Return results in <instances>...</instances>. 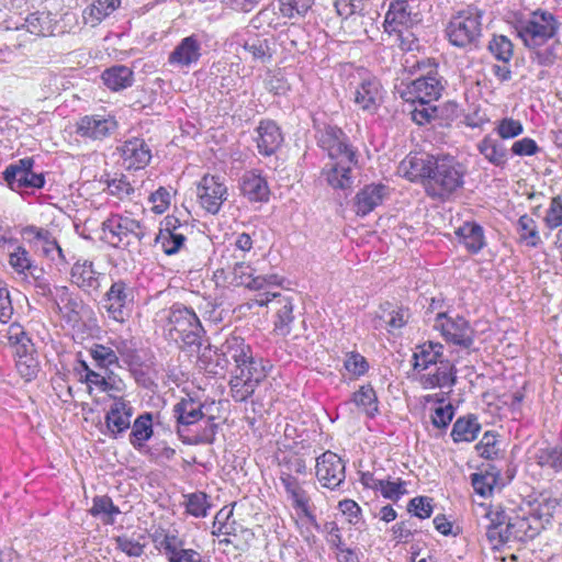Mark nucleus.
Wrapping results in <instances>:
<instances>
[{"label": "nucleus", "instance_id": "obj_1", "mask_svg": "<svg viewBox=\"0 0 562 562\" xmlns=\"http://www.w3.org/2000/svg\"><path fill=\"white\" fill-rule=\"evenodd\" d=\"M224 367L235 363V370L229 381L232 396L236 402H244L250 397L258 384L267 376L271 368L268 361L255 358L249 345L244 338L232 336L221 347Z\"/></svg>", "mask_w": 562, "mask_h": 562}, {"label": "nucleus", "instance_id": "obj_2", "mask_svg": "<svg viewBox=\"0 0 562 562\" xmlns=\"http://www.w3.org/2000/svg\"><path fill=\"white\" fill-rule=\"evenodd\" d=\"M317 143L327 151L330 161L323 168V176L333 189H351L352 167L358 165L357 151L347 135L336 126H325L318 131Z\"/></svg>", "mask_w": 562, "mask_h": 562}, {"label": "nucleus", "instance_id": "obj_3", "mask_svg": "<svg viewBox=\"0 0 562 562\" xmlns=\"http://www.w3.org/2000/svg\"><path fill=\"white\" fill-rule=\"evenodd\" d=\"M483 12L474 7L457 11L450 19L446 33L449 42L457 47H477L482 34Z\"/></svg>", "mask_w": 562, "mask_h": 562}, {"label": "nucleus", "instance_id": "obj_4", "mask_svg": "<svg viewBox=\"0 0 562 562\" xmlns=\"http://www.w3.org/2000/svg\"><path fill=\"white\" fill-rule=\"evenodd\" d=\"M432 175L427 186L434 196L447 198L463 186L467 168L450 155L437 156L432 161Z\"/></svg>", "mask_w": 562, "mask_h": 562}, {"label": "nucleus", "instance_id": "obj_5", "mask_svg": "<svg viewBox=\"0 0 562 562\" xmlns=\"http://www.w3.org/2000/svg\"><path fill=\"white\" fill-rule=\"evenodd\" d=\"M559 23L553 14L535 11L515 23V31L528 48H539L554 38Z\"/></svg>", "mask_w": 562, "mask_h": 562}, {"label": "nucleus", "instance_id": "obj_6", "mask_svg": "<svg viewBox=\"0 0 562 562\" xmlns=\"http://www.w3.org/2000/svg\"><path fill=\"white\" fill-rule=\"evenodd\" d=\"M104 239L113 247L137 249L146 235L140 222L119 214L111 215L102 223Z\"/></svg>", "mask_w": 562, "mask_h": 562}, {"label": "nucleus", "instance_id": "obj_7", "mask_svg": "<svg viewBox=\"0 0 562 562\" xmlns=\"http://www.w3.org/2000/svg\"><path fill=\"white\" fill-rule=\"evenodd\" d=\"M169 334L176 340H180L188 347L201 346L204 329L193 310L180 304H175L169 311Z\"/></svg>", "mask_w": 562, "mask_h": 562}, {"label": "nucleus", "instance_id": "obj_8", "mask_svg": "<svg viewBox=\"0 0 562 562\" xmlns=\"http://www.w3.org/2000/svg\"><path fill=\"white\" fill-rule=\"evenodd\" d=\"M434 328L440 330L448 342L464 349H470L474 342V330L461 316L450 317L445 312H439L435 318Z\"/></svg>", "mask_w": 562, "mask_h": 562}, {"label": "nucleus", "instance_id": "obj_9", "mask_svg": "<svg viewBox=\"0 0 562 562\" xmlns=\"http://www.w3.org/2000/svg\"><path fill=\"white\" fill-rule=\"evenodd\" d=\"M442 90L441 78L430 72L407 83L400 90V94L406 102L416 104L438 100Z\"/></svg>", "mask_w": 562, "mask_h": 562}, {"label": "nucleus", "instance_id": "obj_10", "mask_svg": "<svg viewBox=\"0 0 562 562\" xmlns=\"http://www.w3.org/2000/svg\"><path fill=\"white\" fill-rule=\"evenodd\" d=\"M132 300L133 290L125 281L113 282L104 296V308L109 317L120 324L125 323L131 316Z\"/></svg>", "mask_w": 562, "mask_h": 562}, {"label": "nucleus", "instance_id": "obj_11", "mask_svg": "<svg viewBox=\"0 0 562 562\" xmlns=\"http://www.w3.org/2000/svg\"><path fill=\"white\" fill-rule=\"evenodd\" d=\"M315 470L316 477L324 487L335 490L345 482V463L333 451H325L316 458Z\"/></svg>", "mask_w": 562, "mask_h": 562}, {"label": "nucleus", "instance_id": "obj_12", "mask_svg": "<svg viewBox=\"0 0 562 562\" xmlns=\"http://www.w3.org/2000/svg\"><path fill=\"white\" fill-rule=\"evenodd\" d=\"M200 204L211 214H217L227 200V188L217 176H204L198 184Z\"/></svg>", "mask_w": 562, "mask_h": 562}, {"label": "nucleus", "instance_id": "obj_13", "mask_svg": "<svg viewBox=\"0 0 562 562\" xmlns=\"http://www.w3.org/2000/svg\"><path fill=\"white\" fill-rule=\"evenodd\" d=\"M156 548L161 551L168 562H202L201 554L193 549L184 548V540L173 533H156Z\"/></svg>", "mask_w": 562, "mask_h": 562}, {"label": "nucleus", "instance_id": "obj_14", "mask_svg": "<svg viewBox=\"0 0 562 562\" xmlns=\"http://www.w3.org/2000/svg\"><path fill=\"white\" fill-rule=\"evenodd\" d=\"M484 518L487 520L485 536L494 549L512 542V539H498L501 535L506 536L504 532H508L506 530L507 522H510V515L502 506L488 508L484 514Z\"/></svg>", "mask_w": 562, "mask_h": 562}, {"label": "nucleus", "instance_id": "obj_15", "mask_svg": "<svg viewBox=\"0 0 562 562\" xmlns=\"http://www.w3.org/2000/svg\"><path fill=\"white\" fill-rule=\"evenodd\" d=\"M114 402L105 415L106 427L113 438L124 432L131 427L133 407L121 396H114Z\"/></svg>", "mask_w": 562, "mask_h": 562}, {"label": "nucleus", "instance_id": "obj_16", "mask_svg": "<svg viewBox=\"0 0 562 562\" xmlns=\"http://www.w3.org/2000/svg\"><path fill=\"white\" fill-rule=\"evenodd\" d=\"M117 127L116 121L111 116L86 115L77 123V134L91 139H103L110 136Z\"/></svg>", "mask_w": 562, "mask_h": 562}, {"label": "nucleus", "instance_id": "obj_17", "mask_svg": "<svg viewBox=\"0 0 562 562\" xmlns=\"http://www.w3.org/2000/svg\"><path fill=\"white\" fill-rule=\"evenodd\" d=\"M165 226L156 236V243L161 246L164 252L168 256L177 254L184 244L186 236L180 229L182 225L177 217L167 216Z\"/></svg>", "mask_w": 562, "mask_h": 562}, {"label": "nucleus", "instance_id": "obj_18", "mask_svg": "<svg viewBox=\"0 0 562 562\" xmlns=\"http://www.w3.org/2000/svg\"><path fill=\"white\" fill-rule=\"evenodd\" d=\"M508 532H505V539L512 541H528L536 538L540 532V519L538 517L510 516V522H507ZM504 539V535L498 536Z\"/></svg>", "mask_w": 562, "mask_h": 562}, {"label": "nucleus", "instance_id": "obj_19", "mask_svg": "<svg viewBox=\"0 0 562 562\" xmlns=\"http://www.w3.org/2000/svg\"><path fill=\"white\" fill-rule=\"evenodd\" d=\"M389 195V188L382 183H373L362 188L355 196L357 215L366 216Z\"/></svg>", "mask_w": 562, "mask_h": 562}, {"label": "nucleus", "instance_id": "obj_20", "mask_svg": "<svg viewBox=\"0 0 562 562\" xmlns=\"http://www.w3.org/2000/svg\"><path fill=\"white\" fill-rule=\"evenodd\" d=\"M52 302L56 311L67 317L68 321H77L79 318L82 301L70 292L68 286H55Z\"/></svg>", "mask_w": 562, "mask_h": 562}, {"label": "nucleus", "instance_id": "obj_21", "mask_svg": "<svg viewBox=\"0 0 562 562\" xmlns=\"http://www.w3.org/2000/svg\"><path fill=\"white\" fill-rule=\"evenodd\" d=\"M201 57V45L195 36L184 37L169 55V63L181 67L195 64Z\"/></svg>", "mask_w": 562, "mask_h": 562}, {"label": "nucleus", "instance_id": "obj_22", "mask_svg": "<svg viewBox=\"0 0 562 562\" xmlns=\"http://www.w3.org/2000/svg\"><path fill=\"white\" fill-rule=\"evenodd\" d=\"M121 150L127 168H144L151 158L150 150L144 139L133 138L126 140Z\"/></svg>", "mask_w": 562, "mask_h": 562}, {"label": "nucleus", "instance_id": "obj_23", "mask_svg": "<svg viewBox=\"0 0 562 562\" xmlns=\"http://www.w3.org/2000/svg\"><path fill=\"white\" fill-rule=\"evenodd\" d=\"M257 132L258 150L265 156L274 154L283 142L280 128L272 121H262L258 126Z\"/></svg>", "mask_w": 562, "mask_h": 562}, {"label": "nucleus", "instance_id": "obj_24", "mask_svg": "<svg viewBox=\"0 0 562 562\" xmlns=\"http://www.w3.org/2000/svg\"><path fill=\"white\" fill-rule=\"evenodd\" d=\"M70 274L72 283L87 293L97 291L100 286V273L93 269V263L89 260H78L72 266Z\"/></svg>", "mask_w": 562, "mask_h": 562}, {"label": "nucleus", "instance_id": "obj_25", "mask_svg": "<svg viewBox=\"0 0 562 562\" xmlns=\"http://www.w3.org/2000/svg\"><path fill=\"white\" fill-rule=\"evenodd\" d=\"M479 153L493 166L504 168L508 161V150L501 139L485 135L476 145Z\"/></svg>", "mask_w": 562, "mask_h": 562}, {"label": "nucleus", "instance_id": "obj_26", "mask_svg": "<svg viewBox=\"0 0 562 562\" xmlns=\"http://www.w3.org/2000/svg\"><path fill=\"white\" fill-rule=\"evenodd\" d=\"M456 235L459 241L471 254H477L486 245L484 229L475 222H464L456 229Z\"/></svg>", "mask_w": 562, "mask_h": 562}, {"label": "nucleus", "instance_id": "obj_27", "mask_svg": "<svg viewBox=\"0 0 562 562\" xmlns=\"http://www.w3.org/2000/svg\"><path fill=\"white\" fill-rule=\"evenodd\" d=\"M240 190L251 202H265L269 198V188L265 178L254 171H247L241 177Z\"/></svg>", "mask_w": 562, "mask_h": 562}, {"label": "nucleus", "instance_id": "obj_28", "mask_svg": "<svg viewBox=\"0 0 562 562\" xmlns=\"http://www.w3.org/2000/svg\"><path fill=\"white\" fill-rule=\"evenodd\" d=\"M457 369L450 361H440L435 373L423 374L420 382L425 389L452 387L457 383Z\"/></svg>", "mask_w": 562, "mask_h": 562}, {"label": "nucleus", "instance_id": "obj_29", "mask_svg": "<svg viewBox=\"0 0 562 562\" xmlns=\"http://www.w3.org/2000/svg\"><path fill=\"white\" fill-rule=\"evenodd\" d=\"M380 100V83L376 80H363L356 89L355 102L364 111H376Z\"/></svg>", "mask_w": 562, "mask_h": 562}, {"label": "nucleus", "instance_id": "obj_30", "mask_svg": "<svg viewBox=\"0 0 562 562\" xmlns=\"http://www.w3.org/2000/svg\"><path fill=\"white\" fill-rule=\"evenodd\" d=\"M435 160V156H411L402 161L401 167L412 180L419 178L426 180L429 184L434 169L432 161Z\"/></svg>", "mask_w": 562, "mask_h": 562}, {"label": "nucleus", "instance_id": "obj_31", "mask_svg": "<svg viewBox=\"0 0 562 562\" xmlns=\"http://www.w3.org/2000/svg\"><path fill=\"white\" fill-rule=\"evenodd\" d=\"M33 166L34 159L31 157L19 159L4 169L2 172L3 180L11 190L20 191L26 181L29 168H33Z\"/></svg>", "mask_w": 562, "mask_h": 562}, {"label": "nucleus", "instance_id": "obj_32", "mask_svg": "<svg viewBox=\"0 0 562 562\" xmlns=\"http://www.w3.org/2000/svg\"><path fill=\"white\" fill-rule=\"evenodd\" d=\"M481 431V424L474 415L459 417L453 424L451 437L454 442H472Z\"/></svg>", "mask_w": 562, "mask_h": 562}, {"label": "nucleus", "instance_id": "obj_33", "mask_svg": "<svg viewBox=\"0 0 562 562\" xmlns=\"http://www.w3.org/2000/svg\"><path fill=\"white\" fill-rule=\"evenodd\" d=\"M103 83L113 91L126 89L132 86L134 77L131 68L117 65L102 72Z\"/></svg>", "mask_w": 562, "mask_h": 562}, {"label": "nucleus", "instance_id": "obj_34", "mask_svg": "<svg viewBox=\"0 0 562 562\" xmlns=\"http://www.w3.org/2000/svg\"><path fill=\"white\" fill-rule=\"evenodd\" d=\"M121 0H93L83 11L86 24L95 26L119 8Z\"/></svg>", "mask_w": 562, "mask_h": 562}, {"label": "nucleus", "instance_id": "obj_35", "mask_svg": "<svg viewBox=\"0 0 562 562\" xmlns=\"http://www.w3.org/2000/svg\"><path fill=\"white\" fill-rule=\"evenodd\" d=\"M177 422L181 425H192L203 417L202 404L192 397L182 398L173 407Z\"/></svg>", "mask_w": 562, "mask_h": 562}, {"label": "nucleus", "instance_id": "obj_36", "mask_svg": "<svg viewBox=\"0 0 562 562\" xmlns=\"http://www.w3.org/2000/svg\"><path fill=\"white\" fill-rule=\"evenodd\" d=\"M153 434V416L150 413H144L139 415L132 425L130 443L135 449H140L145 442L151 438Z\"/></svg>", "mask_w": 562, "mask_h": 562}, {"label": "nucleus", "instance_id": "obj_37", "mask_svg": "<svg viewBox=\"0 0 562 562\" xmlns=\"http://www.w3.org/2000/svg\"><path fill=\"white\" fill-rule=\"evenodd\" d=\"M413 23L409 5L406 0H397L391 3L385 15V30L393 27H408Z\"/></svg>", "mask_w": 562, "mask_h": 562}, {"label": "nucleus", "instance_id": "obj_38", "mask_svg": "<svg viewBox=\"0 0 562 562\" xmlns=\"http://www.w3.org/2000/svg\"><path fill=\"white\" fill-rule=\"evenodd\" d=\"M499 479V471L491 465L484 472L471 474V484L476 494L482 497H488L493 494V490Z\"/></svg>", "mask_w": 562, "mask_h": 562}, {"label": "nucleus", "instance_id": "obj_39", "mask_svg": "<svg viewBox=\"0 0 562 562\" xmlns=\"http://www.w3.org/2000/svg\"><path fill=\"white\" fill-rule=\"evenodd\" d=\"M537 464L541 468L562 472V446H546L539 448L535 454Z\"/></svg>", "mask_w": 562, "mask_h": 562}, {"label": "nucleus", "instance_id": "obj_40", "mask_svg": "<svg viewBox=\"0 0 562 562\" xmlns=\"http://www.w3.org/2000/svg\"><path fill=\"white\" fill-rule=\"evenodd\" d=\"M273 297H279L277 303L279 304V308L277 311L278 321L276 322V330L279 331L280 335L290 334L289 325L292 323L293 316V303L289 296H280L277 293H272Z\"/></svg>", "mask_w": 562, "mask_h": 562}, {"label": "nucleus", "instance_id": "obj_41", "mask_svg": "<svg viewBox=\"0 0 562 562\" xmlns=\"http://www.w3.org/2000/svg\"><path fill=\"white\" fill-rule=\"evenodd\" d=\"M120 513L119 507L113 504L109 496H95L93 498V505L90 508V514L94 517L102 516V521L104 524H113L114 517Z\"/></svg>", "mask_w": 562, "mask_h": 562}, {"label": "nucleus", "instance_id": "obj_42", "mask_svg": "<svg viewBox=\"0 0 562 562\" xmlns=\"http://www.w3.org/2000/svg\"><path fill=\"white\" fill-rule=\"evenodd\" d=\"M243 47L254 59L260 60L261 63H266L272 57L271 41L268 38L254 36L245 41Z\"/></svg>", "mask_w": 562, "mask_h": 562}, {"label": "nucleus", "instance_id": "obj_43", "mask_svg": "<svg viewBox=\"0 0 562 562\" xmlns=\"http://www.w3.org/2000/svg\"><path fill=\"white\" fill-rule=\"evenodd\" d=\"M535 52L532 59L540 66H552L562 54V46L557 40H551L547 46L531 48Z\"/></svg>", "mask_w": 562, "mask_h": 562}, {"label": "nucleus", "instance_id": "obj_44", "mask_svg": "<svg viewBox=\"0 0 562 562\" xmlns=\"http://www.w3.org/2000/svg\"><path fill=\"white\" fill-rule=\"evenodd\" d=\"M89 355L94 360L97 367L108 369L112 364H116L119 357L116 352L104 345L93 344L89 348Z\"/></svg>", "mask_w": 562, "mask_h": 562}, {"label": "nucleus", "instance_id": "obj_45", "mask_svg": "<svg viewBox=\"0 0 562 562\" xmlns=\"http://www.w3.org/2000/svg\"><path fill=\"white\" fill-rule=\"evenodd\" d=\"M517 224L518 228L521 231L520 238L526 240L528 246L538 247L541 244L538 227L532 217L527 214L521 215Z\"/></svg>", "mask_w": 562, "mask_h": 562}, {"label": "nucleus", "instance_id": "obj_46", "mask_svg": "<svg viewBox=\"0 0 562 562\" xmlns=\"http://www.w3.org/2000/svg\"><path fill=\"white\" fill-rule=\"evenodd\" d=\"M543 224L550 232L562 226V193L551 198Z\"/></svg>", "mask_w": 562, "mask_h": 562}, {"label": "nucleus", "instance_id": "obj_47", "mask_svg": "<svg viewBox=\"0 0 562 562\" xmlns=\"http://www.w3.org/2000/svg\"><path fill=\"white\" fill-rule=\"evenodd\" d=\"M352 402H355L357 406L363 407L368 414L378 412L375 391L370 384L362 385L357 392H355L352 395Z\"/></svg>", "mask_w": 562, "mask_h": 562}, {"label": "nucleus", "instance_id": "obj_48", "mask_svg": "<svg viewBox=\"0 0 562 562\" xmlns=\"http://www.w3.org/2000/svg\"><path fill=\"white\" fill-rule=\"evenodd\" d=\"M187 497L186 508L187 513L194 517H206L211 504L207 501V495L203 492L192 493Z\"/></svg>", "mask_w": 562, "mask_h": 562}, {"label": "nucleus", "instance_id": "obj_49", "mask_svg": "<svg viewBox=\"0 0 562 562\" xmlns=\"http://www.w3.org/2000/svg\"><path fill=\"white\" fill-rule=\"evenodd\" d=\"M495 124L494 131L501 139H512L524 133L521 122L513 117H504Z\"/></svg>", "mask_w": 562, "mask_h": 562}, {"label": "nucleus", "instance_id": "obj_50", "mask_svg": "<svg viewBox=\"0 0 562 562\" xmlns=\"http://www.w3.org/2000/svg\"><path fill=\"white\" fill-rule=\"evenodd\" d=\"M490 52L504 63L509 61L513 56V44L504 35L494 36L488 44Z\"/></svg>", "mask_w": 562, "mask_h": 562}, {"label": "nucleus", "instance_id": "obj_51", "mask_svg": "<svg viewBox=\"0 0 562 562\" xmlns=\"http://www.w3.org/2000/svg\"><path fill=\"white\" fill-rule=\"evenodd\" d=\"M344 368L352 378H359L367 373L369 363L360 353L348 352L344 361Z\"/></svg>", "mask_w": 562, "mask_h": 562}, {"label": "nucleus", "instance_id": "obj_52", "mask_svg": "<svg viewBox=\"0 0 562 562\" xmlns=\"http://www.w3.org/2000/svg\"><path fill=\"white\" fill-rule=\"evenodd\" d=\"M368 7V0H336L335 8L337 13L348 19L356 14H363Z\"/></svg>", "mask_w": 562, "mask_h": 562}, {"label": "nucleus", "instance_id": "obj_53", "mask_svg": "<svg viewBox=\"0 0 562 562\" xmlns=\"http://www.w3.org/2000/svg\"><path fill=\"white\" fill-rule=\"evenodd\" d=\"M314 0H280V12L285 18H293L295 14L303 15L312 7Z\"/></svg>", "mask_w": 562, "mask_h": 562}, {"label": "nucleus", "instance_id": "obj_54", "mask_svg": "<svg viewBox=\"0 0 562 562\" xmlns=\"http://www.w3.org/2000/svg\"><path fill=\"white\" fill-rule=\"evenodd\" d=\"M498 441L496 435L492 431H486L480 442L475 446L477 453L485 459H494L498 456Z\"/></svg>", "mask_w": 562, "mask_h": 562}, {"label": "nucleus", "instance_id": "obj_55", "mask_svg": "<svg viewBox=\"0 0 562 562\" xmlns=\"http://www.w3.org/2000/svg\"><path fill=\"white\" fill-rule=\"evenodd\" d=\"M26 30L37 36H46L49 33L48 16L44 13H32L25 19Z\"/></svg>", "mask_w": 562, "mask_h": 562}, {"label": "nucleus", "instance_id": "obj_56", "mask_svg": "<svg viewBox=\"0 0 562 562\" xmlns=\"http://www.w3.org/2000/svg\"><path fill=\"white\" fill-rule=\"evenodd\" d=\"M437 106L431 102L417 103L411 112L412 120L418 125L430 123L437 116Z\"/></svg>", "mask_w": 562, "mask_h": 562}, {"label": "nucleus", "instance_id": "obj_57", "mask_svg": "<svg viewBox=\"0 0 562 562\" xmlns=\"http://www.w3.org/2000/svg\"><path fill=\"white\" fill-rule=\"evenodd\" d=\"M114 540L116 548L131 558H138L144 553L145 546L133 538L117 536Z\"/></svg>", "mask_w": 562, "mask_h": 562}, {"label": "nucleus", "instance_id": "obj_58", "mask_svg": "<svg viewBox=\"0 0 562 562\" xmlns=\"http://www.w3.org/2000/svg\"><path fill=\"white\" fill-rule=\"evenodd\" d=\"M407 509L418 518H428L432 514L431 498L426 496L414 497L409 501Z\"/></svg>", "mask_w": 562, "mask_h": 562}, {"label": "nucleus", "instance_id": "obj_59", "mask_svg": "<svg viewBox=\"0 0 562 562\" xmlns=\"http://www.w3.org/2000/svg\"><path fill=\"white\" fill-rule=\"evenodd\" d=\"M116 355L119 353L128 366H139L140 357L131 341L119 340L115 342Z\"/></svg>", "mask_w": 562, "mask_h": 562}, {"label": "nucleus", "instance_id": "obj_60", "mask_svg": "<svg viewBox=\"0 0 562 562\" xmlns=\"http://www.w3.org/2000/svg\"><path fill=\"white\" fill-rule=\"evenodd\" d=\"M108 189L112 195L117 196L119 199H124L130 196L134 192L133 186L127 180L126 176L121 175L120 177H115L108 182Z\"/></svg>", "mask_w": 562, "mask_h": 562}, {"label": "nucleus", "instance_id": "obj_61", "mask_svg": "<svg viewBox=\"0 0 562 562\" xmlns=\"http://www.w3.org/2000/svg\"><path fill=\"white\" fill-rule=\"evenodd\" d=\"M405 486L406 482L402 480H397L395 482L382 480L380 492L384 498L397 501L402 495L407 493Z\"/></svg>", "mask_w": 562, "mask_h": 562}, {"label": "nucleus", "instance_id": "obj_62", "mask_svg": "<svg viewBox=\"0 0 562 562\" xmlns=\"http://www.w3.org/2000/svg\"><path fill=\"white\" fill-rule=\"evenodd\" d=\"M417 352L414 353V369L426 370L431 364H437V358H435L431 350L428 349V342H424L418 346Z\"/></svg>", "mask_w": 562, "mask_h": 562}, {"label": "nucleus", "instance_id": "obj_63", "mask_svg": "<svg viewBox=\"0 0 562 562\" xmlns=\"http://www.w3.org/2000/svg\"><path fill=\"white\" fill-rule=\"evenodd\" d=\"M510 150L515 156L525 157L538 154L540 151V147L532 138L525 137L516 140Z\"/></svg>", "mask_w": 562, "mask_h": 562}, {"label": "nucleus", "instance_id": "obj_64", "mask_svg": "<svg viewBox=\"0 0 562 562\" xmlns=\"http://www.w3.org/2000/svg\"><path fill=\"white\" fill-rule=\"evenodd\" d=\"M453 415L454 409L451 404L439 406L435 408L434 414L431 415V423L439 429L446 428L452 420Z\"/></svg>", "mask_w": 562, "mask_h": 562}]
</instances>
